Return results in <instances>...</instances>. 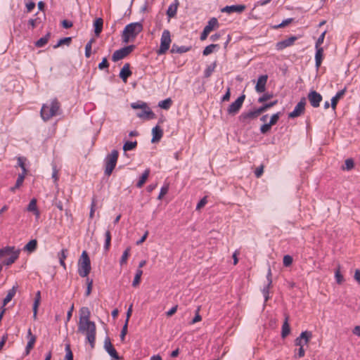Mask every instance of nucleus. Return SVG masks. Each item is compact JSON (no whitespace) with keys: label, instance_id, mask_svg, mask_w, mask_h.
<instances>
[{"label":"nucleus","instance_id":"1","mask_svg":"<svg viewBox=\"0 0 360 360\" xmlns=\"http://www.w3.org/2000/svg\"><path fill=\"white\" fill-rule=\"evenodd\" d=\"M90 314L88 307H84L80 309L78 332L86 334V340L93 349L95 347L96 327L95 323L90 321Z\"/></svg>","mask_w":360,"mask_h":360},{"label":"nucleus","instance_id":"2","mask_svg":"<svg viewBox=\"0 0 360 360\" xmlns=\"http://www.w3.org/2000/svg\"><path fill=\"white\" fill-rule=\"evenodd\" d=\"M143 29V25L140 22L127 25L122 34V42L127 44L130 41H134L137 35L142 32Z\"/></svg>","mask_w":360,"mask_h":360},{"label":"nucleus","instance_id":"3","mask_svg":"<svg viewBox=\"0 0 360 360\" xmlns=\"http://www.w3.org/2000/svg\"><path fill=\"white\" fill-rule=\"evenodd\" d=\"M131 108L133 109H141V110L136 112V117L143 120H153L155 118V114L150 108L148 104L143 101H138L137 102L131 103Z\"/></svg>","mask_w":360,"mask_h":360},{"label":"nucleus","instance_id":"4","mask_svg":"<svg viewBox=\"0 0 360 360\" xmlns=\"http://www.w3.org/2000/svg\"><path fill=\"white\" fill-rule=\"evenodd\" d=\"M60 103L57 98L51 101V104H44L41 109V117L45 122L49 120L52 117L58 114L60 110Z\"/></svg>","mask_w":360,"mask_h":360},{"label":"nucleus","instance_id":"5","mask_svg":"<svg viewBox=\"0 0 360 360\" xmlns=\"http://www.w3.org/2000/svg\"><path fill=\"white\" fill-rule=\"evenodd\" d=\"M91 270V261L86 251L84 250L78 261V274L81 277H86Z\"/></svg>","mask_w":360,"mask_h":360},{"label":"nucleus","instance_id":"6","mask_svg":"<svg viewBox=\"0 0 360 360\" xmlns=\"http://www.w3.org/2000/svg\"><path fill=\"white\" fill-rule=\"evenodd\" d=\"M119 156V153L117 150H112L111 153L108 154L105 158V174L106 176H110L113 169H115L117 159Z\"/></svg>","mask_w":360,"mask_h":360},{"label":"nucleus","instance_id":"7","mask_svg":"<svg viewBox=\"0 0 360 360\" xmlns=\"http://www.w3.org/2000/svg\"><path fill=\"white\" fill-rule=\"evenodd\" d=\"M171 44V35L170 32L168 30H165L161 36L160 46L159 49L157 51V53L160 56L165 54L169 49Z\"/></svg>","mask_w":360,"mask_h":360},{"label":"nucleus","instance_id":"8","mask_svg":"<svg viewBox=\"0 0 360 360\" xmlns=\"http://www.w3.org/2000/svg\"><path fill=\"white\" fill-rule=\"evenodd\" d=\"M135 45H129L115 51L112 56V61L117 62L121 59H123L129 54H130L135 49Z\"/></svg>","mask_w":360,"mask_h":360},{"label":"nucleus","instance_id":"9","mask_svg":"<svg viewBox=\"0 0 360 360\" xmlns=\"http://www.w3.org/2000/svg\"><path fill=\"white\" fill-rule=\"evenodd\" d=\"M245 99V95L241 94L234 102H233L227 109V112L230 115H236L240 110L243 103Z\"/></svg>","mask_w":360,"mask_h":360},{"label":"nucleus","instance_id":"10","mask_svg":"<svg viewBox=\"0 0 360 360\" xmlns=\"http://www.w3.org/2000/svg\"><path fill=\"white\" fill-rule=\"evenodd\" d=\"M103 347L106 352L112 357V359H113V360H120L122 359V356H119L117 352L111 343L110 338L108 336H106L104 340Z\"/></svg>","mask_w":360,"mask_h":360},{"label":"nucleus","instance_id":"11","mask_svg":"<svg viewBox=\"0 0 360 360\" xmlns=\"http://www.w3.org/2000/svg\"><path fill=\"white\" fill-rule=\"evenodd\" d=\"M260 113L258 109H255L252 111L243 112L238 117L239 122L243 125L248 124L251 120L257 117Z\"/></svg>","mask_w":360,"mask_h":360},{"label":"nucleus","instance_id":"12","mask_svg":"<svg viewBox=\"0 0 360 360\" xmlns=\"http://www.w3.org/2000/svg\"><path fill=\"white\" fill-rule=\"evenodd\" d=\"M306 105V98L302 97L298 103L295 105L294 110L288 114L289 118H295L300 117L304 112Z\"/></svg>","mask_w":360,"mask_h":360},{"label":"nucleus","instance_id":"13","mask_svg":"<svg viewBox=\"0 0 360 360\" xmlns=\"http://www.w3.org/2000/svg\"><path fill=\"white\" fill-rule=\"evenodd\" d=\"M307 98L311 105L314 108H318L320 105L323 97L322 96L314 90H311L308 94Z\"/></svg>","mask_w":360,"mask_h":360},{"label":"nucleus","instance_id":"14","mask_svg":"<svg viewBox=\"0 0 360 360\" xmlns=\"http://www.w3.org/2000/svg\"><path fill=\"white\" fill-rule=\"evenodd\" d=\"M246 8V6L243 4H236L231 6H226L221 8V11L222 13H243Z\"/></svg>","mask_w":360,"mask_h":360},{"label":"nucleus","instance_id":"15","mask_svg":"<svg viewBox=\"0 0 360 360\" xmlns=\"http://www.w3.org/2000/svg\"><path fill=\"white\" fill-rule=\"evenodd\" d=\"M268 75H262L258 77L257 84L255 85V90L258 93H263L266 90V84L267 82Z\"/></svg>","mask_w":360,"mask_h":360},{"label":"nucleus","instance_id":"16","mask_svg":"<svg viewBox=\"0 0 360 360\" xmlns=\"http://www.w3.org/2000/svg\"><path fill=\"white\" fill-rule=\"evenodd\" d=\"M297 37L292 36L286 39H284L283 41H278L276 45V49L277 50H283L285 49L286 47H288L293 44L295 40H297Z\"/></svg>","mask_w":360,"mask_h":360},{"label":"nucleus","instance_id":"17","mask_svg":"<svg viewBox=\"0 0 360 360\" xmlns=\"http://www.w3.org/2000/svg\"><path fill=\"white\" fill-rule=\"evenodd\" d=\"M132 75V72L130 70V64L125 63L122 68L119 76L124 82H127V79Z\"/></svg>","mask_w":360,"mask_h":360},{"label":"nucleus","instance_id":"18","mask_svg":"<svg viewBox=\"0 0 360 360\" xmlns=\"http://www.w3.org/2000/svg\"><path fill=\"white\" fill-rule=\"evenodd\" d=\"M347 91V88L345 87L343 89L339 91L332 98L330 106L333 110H335L337 105L339 101L344 96Z\"/></svg>","mask_w":360,"mask_h":360},{"label":"nucleus","instance_id":"19","mask_svg":"<svg viewBox=\"0 0 360 360\" xmlns=\"http://www.w3.org/2000/svg\"><path fill=\"white\" fill-rule=\"evenodd\" d=\"M289 321V315L285 314V320L282 326L281 329V337L282 338H286L290 333V327L288 323Z\"/></svg>","mask_w":360,"mask_h":360},{"label":"nucleus","instance_id":"20","mask_svg":"<svg viewBox=\"0 0 360 360\" xmlns=\"http://www.w3.org/2000/svg\"><path fill=\"white\" fill-rule=\"evenodd\" d=\"M152 134H153V138L151 139V142L156 143V142H158L161 139V138L163 135V131L158 125H157L153 128Z\"/></svg>","mask_w":360,"mask_h":360},{"label":"nucleus","instance_id":"21","mask_svg":"<svg viewBox=\"0 0 360 360\" xmlns=\"http://www.w3.org/2000/svg\"><path fill=\"white\" fill-rule=\"evenodd\" d=\"M315 49V66L317 69H319L323 59V49L322 47H318Z\"/></svg>","mask_w":360,"mask_h":360},{"label":"nucleus","instance_id":"22","mask_svg":"<svg viewBox=\"0 0 360 360\" xmlns=\"http://www.w3.org/2000/svg\"><path fill=\"white\" fill-rule=\"evenodd\" d=\"M18 288V284H16L15 285H13V288L11 290H8L6 296L3 300V305L1 307H3L4 308V307L10 301H11V300L13 298V297L15 296V295L16 293Z\"/></svg>","mask_w":360,"mask_h":360},{"label":"nucleus","instance_id":"23","mask_svg":"<svg viewBox=\"0 0 360 360\" xmlns=\"http://www.w3.org/2000/svg\"><path fill=\"white\" fill-rule=\"evenodd\" d=\"M179 5V0H174V2L169 5L167 11V15L169 18H174L176 15Z\"/></svg>","mask_w":360,"mask_h":360},{"label":"nucleus","instance_id":"24","mask_svg":"<svg viewBox=\"0 0 360 360\" xmlns=\"http://www.w3.org/2000/svg\"><path fill=\"white\" fill-rule=\"evenodd\" d=\"M11 255L10 257H8V259H4L2 262L4 265L10 266L12 264H13L15 262V260L19 257L20 250H15V249H14L13 250V252H11Z\"/></svg>","mask_w":360,"mask_h":360},{"label":"nucleus","instance_id":"25","mask_svg":"<svg viewBox=\"0 0 360 360\" xmlns=\"http://www.w3.org/2000/svg\"><path fill=\"white\" fill-rule=\"evenodd\" d=\"M37 200L35 198H32L30 201V202L27 207V210L28 212H32L37 217H39L40 215V212L37 208Z\"/></svg>","mask_w":360,"mask_h":360},{"label":"nucleus","instance_id":"26","mask_svg":"<svg viewBox=\"0 0 360 360\" xmlns=\"http://www.w3.org/2000/svg\"><path fill=\"white\" fill-rule=\"evenodd\" d=\"M191 46H179L178 45H176V44H174L172 46V49H171V53H186V52H188L191 49Z\"/></svg>","mask_w":360,"mask_h":360},{"label":"nucleus","instance_id":"27","mask_svg":"<svg viewBox=\"0 0 360 360\" xmlns=\"http://www.w3.org/2000/svg\"><path fill=\"white\" fill-rule=\"evenodd\" d=\"M103 20L101 18H97L94 22V33L96 36H99L103 30Z\"/></svg>","mask_w":360,"mask_h":360},{"label":"nucleus","instance_id":"28","mask_svg":"<svg viewBox=\"0 0 360 360\" xmlns=\"http://www.w3.org/2000/svg\"><path fill=\"white\" fill-rule=\"evenodd\" d=\"M37 248V240L36 239H32L30 240L24 247L23 250L25 251H27L31 253L36 250Z\"/></svg>","mask_w":360,"mask_h":360},{"label":"nucleus","instance_id":"29","mask_svg":"<svg viewBox=\"0 0 360 360\" xmlns=\"http://www.w3.org/2000/svg\"><path fill=\"white\" fill-rule=\"evenodd\" d=\"M219 27V22L216 18H212L208 22L207 24L204 27L208 32L212 31L214 28Z\"/></svg>","mask_w":360,"mask_h":360},{"label":"nucleus","instance_id":"30","mask_svg":"<svg viewBox=\"0 0 360 360\" xmlns=\"http://www.w3.org/2000/svg\"><path fill=\"white\" fill-rule=\"evenodd\" d=\"M150 174V169H147L144 171V172L142 174V175L140 176L139 180L136 183V187L137 188H141L143 184L146 183L147 179L148 178V176Z\"/></svg>","mask_w":360,"mask_h":360},{"label":"nucleus","instance_id":"31","mask_svg":"<svg viewBox=\"0 0 360 360\" xmlns=\"http://www.w3.org/2000/svg\"><path fill=\"white\" fill-rule=\"evenodd\" d=\"M51 33L48 32L45 36L41 37L35 42V46L38 48L44 47L49 41Z\"/></svg>","mask_w":360,"mask_h":360},{"label":"nucleus","instance_id":"32","mask_svg":"<svg viewBox=\"0 0 360 360\" xmlns=\"http://www.w3.org/2000/svg\"><path fill=\"white\" fill-rule=\"evenodd\" d=\"M71 42H72L71 37L61 38L58 41L57 44L53 46V49H57L62 45L69 46L71 44Z\"/></svg>","mask_w":360,"mask_h":360},{"label":"nucleus","instance_id":"33","mask_svg":"<svg viewBox=\"0 0 360 360\" xmlns=\"http://www.w3.org/2000/svg\"><path fill=\"white\" fill-rule=\"evenodd\" d=\"M217 61H214L212 64L207 67V68L204 71V77L208 78L210 77L212 72L214 71V69L217 67Z\"/></svg>","mask_w":360,"mask_h":360},{"label":"nucleus","instance_id":"34","mask_svg":"<svg viewBox=\"0 0 360 360\" xmlns=\"http://www.w3.org/2000/svg\"><path fill=\"white\" fill-rule=\"evenodd\" d=\"M277 103H278V100H275V101L269 102V103H264L262 106H260L257 109L259 110V112L261 114V113L265 112L266 110H267L268 109L276 105Z\"/></svg>","mask_w":360,"mask_h":360},{"label":"nucleus","instance_id":"35","mask_svg":"<svg viewBox=\"0 0 360 360\" xmlns=\"http://www.w3.org/2000/svg\"><path fill=\"white\" fill-rule=\"evenodd\" d=\"M172 104V100L170 98L162 100L158 103V106L164 110H168L170 108Z\"/></svg>","mask_w":360,"mask_h":360},{"label":"nucleus","instance_id":"36","mask_svg":"<svg viewBox=\"0 0 360 360\" xmlns=\"http://www.w3.org/2000/svg\"><path fill=\"white\" fill-rule=\"evenodd\" d=\"M215 48H219V45L217 44H212L207 46L202 51V55L206 56L211 54Z\"/></svg>","mask_w":360,"mask_h":360},{"label":"nucleus","instance_id":"37","mask_svg":"<svg viewBox=\"0 0 360 360\" xmlns=\"http://www.w3.org/2000/svg\"><path fill=\"white\" fill-rule=\"evenodd\" d=\"M137 146V141H126L123 145V150L124 152L134 150Z\"/></svg>","mask_w":360,"mask_h":360},{"label":"nucleus","instance_id":"38","mask_svg":"<svg viewBox=\"0 0 360 360\" xmlns=\"http://www.w3.org/2000/svg\"><path fill=\"white\" fill-rule=\"evenodd\" d=\"M105 244H104V250L105 251H108L110 246V243H111V233H110V230H107L105 231Z\"/></svg>","mask_w":360,"mask_h":360},{"label":"nucleus","instance_id":"39","mask_svg":"<svg viewBox=\"0 0 360 360\" xmlns=\"http://www.w3.org/2000/svg\"><path fill=\"white\" fill-rule=\"evenodd\" d=\"M312 338V333L309 330H305L301 333L300 338H302L303 342L305 345L308 344Z\"/></svg>","mask_w":360,"mask_h":360},{"label":"nucleus","instance_id":"40","mask_svg":"<svg viewBox=\"0 0 360 360\" xmlns=\"http://www.w3.org/2000/svg\"><path fill=\"white\" fill-rule=\"evenodd\" d=\"M142 274H143V271L141 269L136 270L134 281L132 282L133 287H136L137 285H139Z\"/></svg>","mask_w":360,"mask_h":360},{"label":"nucleus","instance_id":"41","mask_svg":"<svg viewBox=\"0 0 360 360\" xmlns=\"http://www.w3.org/2000/svg\"><path fill=\"white\" fill-rule=\"evenodd\" d=\"M354 167V162L352 158H348L345 162V165L342 166L343 170H351Z\"/></svg>","mask_w":360,"mask_h":360},{"label":"nucleus","instance_id":"42","mask_svg":"<svg viewBox=\"0 0 360 360\" xmlns=\"http://www.w3.org/2000/svg\"><path fill=\"white\" fill-rule=\"evenodd\" d=\"M14 250V247L6 246L0 249V258L4 257L5 255H8L11 252Z\"/></svg>","mask_w":360,"mask_h":360},{"label":"nucleus","instance_id":"43","mask_svg":"<svg viewBox=\"0 0 360 360\" xmlns=\"http://www.w3.org/2000/svg\"><path fill=\"white\" fill-rule=\"evenodd\" d=\"M98 68L101 70H105L107 72H109V63L107 60V58H103L102 61L98 64Z\"/></svg>","mask_w":360,"mask_h":360},{"label":"nucleus","instance_id":"44","mask_svg":"<svg viewBox=\"0 0 360 360\" xmlns=\"http://www.w3.org/2000/svg\"><path fill=\"white\" fill-rule=\"evenodd\" d=\"M36 342V336H32L29 341L27 342L25 350L26 354H29L30 350L34 347V343Z\"/></svg>","mask_w":360,"mask_h":360},{"label":"nucleus","instance_id":"45","mask_svg":"<svg viewBox=\"0 0 360 360\" xmlns=\"http://www.w3.org/2000/svg\"><path fill=\"white\" fill-rule=\"evenodd\" d=\"M130 253V248L128 247L123 252L122 257L120 259V265H123L124 264L127 263V259L129 256Z\"/></svg>","mask_w":360,"mask_h":360},{"label":"nucleus","instance_id":"46","mask_svg":"<svg viewBox=\"0 0 360 360\" xmlns=\"http://www.w3.org/2000/svg\"><path fill=\"white\" fill-rule=\"evenodd\" d=\"M94 41V39L92 38L86 44V46H85V56L86 58H89L91 56V44H92V43Z\"/></svg>","mask_w":360,"mask_h":360},{"label":"nucleus","instance_id":"47","mask_svg":"<svg viewBox=\"0 0 360 360\" xmlns=\"http://www.w3.org/2000/svg\"><path fill=\"white\" fill-rule=\"evenodd\" d=\"M271 285L266 284L262 289V292L264 297V302H267L269 300V290Z\"/></svg>","mask_w":360,"mask_h":360},{"label":"nucleus","instance_id":"48","mask_svg":"<svg viewBox=\"0 0 360 360\" xmlns=\"http://www.w3.org/2000/svg\"><path fill=\"white\" fill-rule=\"evenodd\" d=\"M281 115H282V113L281 112H278L272 115L270 118L269 124L271 126L275 125L278 122Z\"/></svg>","mask_w":360,"mask_h":360},{"label":"nucleus","instance_id":"49","mask_svg":"<svg viewBox=\"0 0 360 360\" xmlns=\"http://www.w3.org/2000/svg\"><path fill=\"white\" fill-rule=\"evenodd\" d=\"M273 96H274L273 94H270L269 92L265 93V94H264L262 96H260L258 98V103H263L265 101H266L271 99V98H273Z\"/></svg>","mask_w":360,"mask_h":360},{"label":"nucleus","instance_id":"50","mask_svg":"<svg viewBox=\"0 0 360 360\" xmlns=\"http://www.w3.org/2000/svg\"><path fill=\"white\" fill-rule=\"evenodd\" d=\"M26 158L24 157H19L18 158V165L22 169V172L27 173V170L25 167V162Z\"/></svg>","mask_w":360,"mask_h":360},{"label":"nucleus","instance_id":"51","mask_svg":"<svg viewBox=\"0 0 360 360\" xmlns=\"http://www.w3.org/2000/svg\"><path fill=\"white\" fill-rule=\"evenodd\" d=\"M292 262L293 259L292 256L286 255L283 257V263L284 266H290L292 264Z\"/></svg>","mask_w":360,"mask_h":360},{"label":"nucleus","instance_id":"52","mask_svg":"<svg viewBox=\"0 0 360 360\" xmlns=\"http://www.w3.org/2000/svg\"><path fill=\"white\" fill-rule=\"evenodd\" d=\"M86 290L85 292V296L88 297L90 295L91 290H92V286H93V280L89 279V278H86Z\"/></svg>","mask_w":360,"mask_h":360},{"label":"nucleus","instance_id":"53","mask_svg":"<svg viewBox=\"0 0 360 360\" xmlns=\"http://www.w3.org/2000/svg\"><path fill=\"white\" fill-rule=\"evenodd\" d=\"M127 328H128V323L127 321H125L124 324L122 327V329L120 333V340L122 342L124 341L125 336L127 333Z\"/></svg>","mask_w":360,"mask_h":360},{"label":"nucleus","instance_id":"54","mask_svg":"<svg viewBox=\"0 0 360 360\" xmlns=\"http://www.w3.org/2000/svg\"><path fill=\"white\" fill-rule=\"evenodd\" d=\"M200 307H198L195 310V314L193 319L190 322V324H194L197 322H199L202 320V316L200 315Z\"/></svg>","mask_w":360,"mask_h":360},{"label":"nucleus","instance_id":"55","mask_svg":"<svg viewBox=\"0 0 360 360\" xmlns=\"http://www.w3.org/2000/svg\"><path fill=\"white\" fill-rule=\"evenodd\" d=\"M27 173L22 172L18 174V179L15 182V187H20L24 181Z\"/></svg>","mask_w":360,"mask_h":360},{"label":"nucleus","instance_id":"56","mask_svg":"<svg viewBox=\"0 0 360 360\" xmlns=\"http://www.w3.org/2000/svg\"><path fill=\"white\" fill-rule=\"evenodd\" d=\"M96 205V197L94 196L92 198V200H91V209H90V212H89V217L91 219H92L94 216Z\"/></svg>","mask_w":360,"mask_h":360},{"label":"nucleus","instance_id":"57","mask_svg":"<svg viewBox=\"0 0 360 360\" xmlns=\"http://www.w3.org/2000/svg\"><path fill=\"white\" fill-rule=\"evenodd\" d=\"M326 31H324L322 32V34L319 37L318 39L316 41L315 44V48L321 47V45L323 43L325 35H326Z\"/></svg>","mask_w":360,"mask_h":360},{"label":"nucleus","instance_id":"58","mask_svg":"<svg viewBox=\"0 0 360 360\" xmlns=\"http://www.w3.org/2000/svg\"><path fill=\"white\" fill-rule=\"evenodd\" d=\"M271 127L272 126L269 124V122L265 123L261 126L260 132L263 134H265L271 130Z\"/></svg>","mask_w":360,"mask_h":360},{"label":"nucleus","instance_id":"59","mask_svg":"<svg viewBox=\"0 0 360 360\" xmlns=\"http://www.w3.org/2000/svg\"><path fill=\"white\" fill-rule=\"evenodd\" d=\"M294 20L293 18H287L281 22L279 25L275 26L276 28H281L287 26Z\"/></svg>","mask_w":360,"mask_h":360},{"label":"nucleus","instance_id":"60","mask_svg":"<svg viewBox=\"0 0 360 360\" xmlns=\"http://www.w3.org/2000/svg\"><path fill=\"white\" fill-rule=\"evenodd\" d=\"M168 190H169L168 185L162 186L160 189V192L159 193L158 199L161 200L163 198V196L167 193Z\"/></svg>","mask_w":360,"mask_h":360},{"label":"nucleus","instance_id":"61","mask_svg":"<svg viewBox=\"0 0 360 360\" xmlns=\"http://www.w3.org/2000/svg\"><path fill=\"white\" fill-rule=\"evenodd\" d=\"M264 172V165H261L259 167H257L255 170V175L257 178H259Z\"/></svg>","mask_w":360,"mask_h":360},{"label":"nucleus","instance_id":"62","mask_svg":"<svg viewBox=\"0 0 360 360\" xmlns=\"http://www.w3.org/2000/svg\"><path fill=\"white\" fill-rule=\"evenodd\" d=\"M207 202V197H203L197 204L196 210H200L202 207H203L206 203Z\"/></svg>","mask_w":360,"mask_h":360},{"label":"nucleus","instance_id":"63","mask_svg":"<svg viewBox=\"0 0 360 360\" xmlns=\"http://www.w3.org/2000/svg\"><path fill=\"white\" fill-rule=\"evenodd\" d=\"M41 301V292L40 291H37L34 297V301L33 303V306L39 307Z\"/></svg>","mask_w":360,"mask_h":360},{"label":"nucleus","instance_id":"64","mask_svg":"<svg viewBox=\"0 0 360 360\" xmlns=\"http://www.w3.org/2000/svg\"><path fill=\"white\" fill-rule=\"evenodd\" d=\"M61 25L63 28L65 29H69L70 27H72L73 25V23L72 21L70 20H63L62 22H61Z\"/></svg>","mask_w":360,"mask_h":360}]
</instances>
